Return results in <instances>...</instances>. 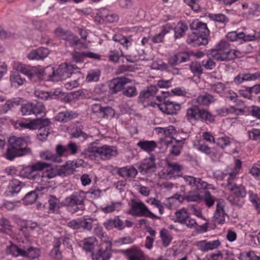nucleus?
Instances as JSON below:
<instances>
[{
    "instance_id": "nucleus-1",
    "label": "nucleus",
    "mask_w": 260,
    "mask_h": 260,
    "mask_svg": "<svg viewBox=\"0 0 260 260\" xmlns=\"http://www.w3.org/2000/svg\"><path fill=\"white\" fill-rule=\"evenodd\" d=\"M117 154V149L116 146L104 145L99 147L95 142L91 143L88 147L81 152L80 156L84 158L94 160L98 155L102 160L110 159L115 157Z\"/></svg>"
},
{
    "instance_id": "nucleus-2",
    "label": "nucleus",
    "mask_w": 260,
    "mask_h": 260,
    "mask_svg": "<svg viewBox=\"0 0 260 260\" xmlns=\"http://www.w3.org/2000/svg\"><path fill=\"white\" fill-rule=\"evenodd\" d=\"M86 199V193L83 191L75 192L61 202L62 206L67 207L72 214L85 210L84 202Z\"/></svg>"
},
{
    "instance_id": "nucleus-3",
    "label": "nucleus",
    "mask_w": 260,
    "mask_h": 260,
    "mask_svg": "<svg viewBox=\"0 0 260 260\" xmlns=\"http://www.w3.org/2000/svg\"><path fill=\"white\" fill-rule=\"evenodd\" d=\"M26 143L23 138L12 137L9 140V146L5 153V157L10 160L25 155L27 152Z\"/></svg>"
},
{
    "instance_id": "nucleus-4",
    "label": "nucleus",
    "mask_w": 260,
    "mask_h": 260,
    "mask_svg": "<svg viewBox=\"0 0 260 260\" xmlns=\"http://www.w3.org/2000/svg\"><path fill=\"white\" fill-rule=\"evenodd\" d=\"M111 242H106L97 246L92 253V260H109L112 255Z\"/></svg>"
},
{
    "instance_id": "nucleus-5",
    "label": "nucleus",
    "mask_w": 260,
    "mask_h": 260,
    "mask_svg": "<svg viewBox=\"0 0 260 260\" xmlns=\"http://www.w3.org/2000/svg\"><path fill=\"white\" fill-rule=\"evenodd\" d=\"M129 214L135 216L146 217L160 219V217L154 214L142 202H135L132 205Z\"/></svg>"
},
{
    "instance_id": "nucleus-6",
    "label": "nucleus",
    "mask_w": 260,
    "mask_h": 260,
    "mask_svg": "<svg viewBox=\"0 0 260 260\" xmlns=\"http://www.w3.org/2000/svg\"><path fill=\"white\" fill-rule=\"evenodd\" d=\"M228 189L231 190L235 196H229L227 200L233 205L241 206L242 204L240 202L239 198H244L246 195V191L245 187L242 185H237L234 184V185H229Z\"/></svg>"
},
{
    "instance_id": "nucleus-7",
    "label": "nucleus",
    "mask_w": 260,
    "mask_h": 260,
    "mask_svg": "<svg viewBox=\"0 0 260 260\" xmlns=\"http://www.w3.org/2000/svg\"><path fill=\"white\" fill-rule=\"evenodd\" d=\"M56 69L50 66H47L44 69H35L34 79L36 81L39 80H46L48 81H55L56 79Z\"/></svg>"
},
{
    "instance_id": "nucleus-8",
    "label": "nucleus",
    "mask_w": 260,
    "mask_h": 260,
    "mask_svg": "<svg viewBox=\"0 0 260 260\" xmlns=\"http://www.w3.org/2000/svg\"><path fill=\"white\" fill-rule=\"evenodd\" d=\"M77 68L76 66L69 65L66 63L61 64L56 69L55 82L66 80L70 78L73 74L74 70Z\"/></svg>"
},
{
    "instance_id": "nucleus-9",
    "label": "nucleus",
    "mask_w": 260,
    "mask_h": 260,
    "mask_svg": "<svg viewBox=\"0 0 260 260\" xmlns=\"http://www.w3.org/2000/svg\"><path fill=\"white\" fill-rule=\"evenodd\" d=\"M45 111L44 106L40 103L34 104L28 103L22 106L20 111L23 115H29L30 114H38L44 113Z\"/></svg>"
},
{
    "instance_id": "nucleus-10",
    "label": "nucleus",
    "mask_w": 260,
    "mask_h": 260,
    "mask_svg": "<svg viewBox=\"0 0 260 260\" xmlns=\"http://www.w3.org/2000/svg\"><path fill=\"white\" fill-rule=\"evenodd\" d=\"M185 139H183L181 140H178L172 138L170 141L164 140L162 141V143L166 145L167 147L171 146L170 150V154L174 156H178L181 153V151L183 148V145Z\"/></svg>"
},
{
    "instance_id": "nucleus-11",
    "label": "nucleus",
    "mask_w": 260,
    "mask_h": 260,
    "mask_svg": "<svg viewBox=\"0 0 260 260\" xmlns=\"http://www.w3.org/2000/svg\"><path fill=\"white\" fill-rule=\"evenodd\" d=\"M157 91V87L155 85H151L145 90L141 91L138 97V102L145 107L150 105L149 99L153 96Z\"/></svg>"
},
{
    "instance_id": "nucleus-12",
    "label": "nucleus",
    "mask_w": 260,
    "mask_h": 260,
    "mask_svg": "<svg viewBox=\"0 0 260 260\" xmlns=\"http://www.w3.org/2000/svg\"><path fill=\"white\" fill-rule=\"evenodd\" d=\"M130 82V79L126 78L113 79L109 83V91L112 94H116L122 90L124 86Z\"/></svg>"
},
{
    "instance_id": "nucleus-13",
    "label": "nucleus",
    "mask_w": 260,
    "mask_h": 260,
    "mask_svg": "<svg viewBox=\"0 0 260 260\" xmlns=\"http://www.w3.org/2000/svg\"><path fill=\"white\" fill-rule=\"evenodd\" d=\"M190 28L191 29L194 30L196 32L200 35L202 38H205L208 40L210 31L206 23H203L198 19H196L190 24Z\"/></svg>"
},
{
    "instance_id": "nucleus-14",
    "label": "nucleus",
    "mask_w": 260,
    "mask_h": 260,
    "mask_svg": "<svg viewBox=\"0 0 260 260\" xmlns=\"http://www.w3.org/2000/svg\"><path fill=\"white\" fill-rule=\"evenodd\" d=\"M155 160V157L153 154L151 155L150 157L144 159L138 168L140 172L146 174L154 172L156 168Z\"/></svg>"
},
{
    "instance_id": "nucleus-15",
    "label": "nucleus",
    "mask_w": 260,
    "mask_h": 260,
    "mask_svg": "<svg viewBox=\"0 0 260 260\" xmlns=\"http://www.w3.org/2000/svg\"><path fill=\"white\" fill-rule=\"evenodd\" d=\"M159 110L168 115H173L180 111V104L169 100L165 101L162 104H157Z\"/></svg>"
},
{
    "instance_id": "nucleus-16",
    "label": "nucleus",
    "mask_w": 260,
    "mask_h": 260,
    "mask_svg": "<svg viewBox=\"0 0 260 260\" xmlns=\"http://www.w3.org/2000/svg\"><path fill=\"white\" fill-rule=\"evenodd\" d=\"M121 251L126 255L128 260H145L146 259L143 252L135 246L126 250H122Z\"/></svg>"
},
{
    "instance_id": "nucleus-17",
    "label": "nucleus",
    "mask_w": 260,
    "mask_h": 260,
    "mask_svg": "<svg viewBox=\"0 0 260 260\" xmlns=\"http://www.w3.org/2000/svg\"><path fill=\"white\" fill-rule=\"evenodd\" d=\"M186 42L188 44L196 47L207 45L208 43V40L205 38H202L200 35L193 31L190 34L188 35Z\"/></svg>"
},
{
    "instance_id": "nucleus-18",
    "label": "nucleus",
    "mask_w": 260,
    "mask_h": 260,
    "mask_svg": "<svg viewBox=\"0 0 260 260\" xmlns=\"http://www.w3.org/2000/svg\"><path fill=\"white\" fill-rule=\"evenodd\" d=\"M228 216L224 210V205L220 202H218L213 215V221L218 224H222L225 223V217Z\"/></svg>"
},
{
    "instance_id": "nucleus-19",
    "label": "nucleus",
    "mask_w": 260,
    "mask_h": 260,
    "mask_svg": "<svg viewBox=\"0 0 260 260\" xmlns=\"http://www.w3.org/2000/svg\"><path fill=\"white\" fill-rule=\"evenodd\" d=\"M198 149L210 156L214 161L219 159L221 156L220 153L218 152L214 148L210 147L204 143H199L198 146Z\"/></svg>"
},
{
    "instance_id": "nucleus-20",
    "label": "nucleus",
    "mask_w": 260,
    "mask_h": 260,
    "mask_svg": "<svg viewBox=\"0 0 260 260\" xmlns=\"http://www.w3.org/2000/svg\"><path fill=\"white\" fill-rule=\"evenodd\" d=\"M20 176L31 179L38 183H40V180H41L40 174H36L31 166L23 168L20 172Z\"/></svg>"
},
{
    "instance_id": "nucleus-21",
    "label": "nucleus",
    "mask_w": 260,
    "mask_h": 260,
    "mask_svg": "<svg viewBox=\"0 0 260 260\" xmlns=\"http://www.w3.org/2000/svg\"><path fill=\"white\" fill-rule=\"evenodd\" d=\"M97 15L103 20L109 23L117 22L119 19L118 15L105 8L99 10Z\"/></svg>"
},
{
    "instance_id": "nucleus-22",
    "label": "nucleus",
    "mask_w": 260,
    "mask_h": 260,
    "mask_svg": "<svg viewBox=\"0 0 260 260\" xmlns=\"http://www.w3.org/2000/svg\"><path fill=\"white\" fill-rule=\"evenodd\" d=\"M76 164L73 161H69L66 165L60 166L58 168V175L67 176L74 173L76 168Z\"/></svg>"
},
{
    "instance_id": "nucleus-23",
    "label": "nucleus",
    "mask_w": 260,
    "mask_h": 260,
    "mask_svg": "<svg viewBox=\"0 0 260 260\" xmlns=\"http://www.w3.org/2000/svg\"><path fill=\"white\" fill-rule=\"evenodd\" d=\"M190 59L189 56L185 52H180L174 54L169 59V64L174 66L183 62H186Z\"/></svg>"
},
{
    "instance_id": "nucleus-24",
    "label": "nucleus",
    "mask_w": 260,
    "mask_h": 260,
    "mask_svg": "<svg viewBox=\"0 0 260 260\" xmlns=\"http://www.w3.org/2000/svg\"><path fill=\"white\" fill-rule=\"evenodd\" d=\"M78 115L75 111H65L58 113L55 116V119L61 122H67L77 118Z\"/></svg>"
},
{
    "instance_id": "nucleus-25",
    "label": "nucleus",
    "mask_w": 260,
    "mask_h": 260,
    "mask_svg": "<svg viewBox=\"0 0 260 260\" xmlns=\"http://www.w3.org/2000/svg\"><path fill=\"white\" fill-rule=\"evenodd\" d=\"M24 184L17 179L11 180L7 187V193L8 195L13 196L20 192Z\"/></svg>"
},
{
    "instance_id": "nucleus-26",
    "label": "nucleus",
    "mask_w": 260,
    "mask_h": 260,
    "mask_svg": "<svg viewBox=\"0 0 260 260\" xmlns=\"http://www.w3.org/2000/svg\"><path fill=\"white\" fill-rule=\"evenodd\" d=\"M220 244L219 240L207 242L205 240L199 241L197 243L198 247L203 251H207L217 248Z\"/></svg>"
},
{
    "instance_id": "nucleus-27",
    "label": "nucleus",
    "mask_w": 260,
    "mask_h": 260,
    "mask_svg": "<svg viewBox=\"0 0 260 260\" xmlns=\"http://www.w3.org/2000/svg\"><path fill=\"white\" fill-rule=\"evenodd\" d=\"M49 53V51L47 48L41 47L37 50H32L28 55L30 59L40 60L46 57Z\"/></svg>"
},
{
    "instance_id": "nucleus-28",
    "label": "nucleus",
    "mask_w": 260,
    "mask_h": 260,
    "mask_svg": "<svg viewBox=\"0 0 260 260\" xmlns=\"http://www.w3.org/2000/svg\"><path fill=\"white\" fill-rule=\"evenodd\" d=\"M49 121L47 119H42V118H36L31 120L29 123H19V125L23 128H28L30 129H35L39 124H43L44 126H47Z\"/></svg>"
},
{
    "instance_id": "nucleus-29",
    "label": "nucleus",
    "mask_w": 260,
    "mask_h": 260,
    "mask_svg": "<svg viewBox=\"0 0 260 260\" xmlns=\"http://www.w3.org/2000/svg\"><path fill=\"white\" fill-rule=\"evenodd\" d=\"M200 108L198 106L193 105L186 110L185 117L187 120L191 123L198 121L199 113Z\"/></svg>"
},
{
    "instance_id": "nucleus-30",
    "label": "nucleus",
    "mask_w": 260,
    "mask_h": 260,
    "mask_svg": "<svg viewBox=\"0 0 260 260\" xmlns=\"http://www.w3.org/2000/svg\"><path fill=\"white\" fill-rule=\"evenodd\" d=\"M42 119H47L49 121L48 124L47 126H44V125L41 124L38 125L36 129H38V139L41 141H44L46 139L47 137L50 134V125L51 121L49 118H42Z\"/></svg>"
},
{
    "instance_id": "nucleus-31",
    "label": "nucleus",
    "mask_w": 260,
    "mask_h": 260,
    "mask_svg": "<svg viewBox=\"0 0 260 260\" xmlns=\"http://www.w3.org/2000/svg\"><path fill=\"white\" fill-rule=\"evenodd\" d=\"M188 25L183 21L178 22L176 26L173 28L174 31V38L175 39H180L183 37L186 31L188 30Z\"/></svg>"
},
{
    "instance_id": "nucleus-32",
    "label": "nucleus",
    "mask_w": 260,
    "mask_h": 260,
    "mask_svg": "<svg viewBox=\"0 0 260 260\" xmlns=\"http://www.w3.org/2000/svg\"><path fill=\"white\" fill-rule=\"evenodd\" d=\"M198 121L208 123H213L215 121V116L213 115L208 110L201 108L199 111Z\"/></svg>"
},
{
    "instance_id": "nucleus-33",
    "label": "nucleus",
    "mask_w": 260,
    "mask_h": 260,
    "mask_svg": "<svg viewBox=\"0 0 260 260\" xmlns=\"http://www.w3.org/2000/svg\"><path fill=\"white\" fill-rule=\"evenodd\" d=\"M137 146L142 150L149 153L153 151L157 147V145L156 142L153 140H142L137 143Z\"/></svg>"
},
{
    "instance_id": "nucleus-34",
    "label": "nucleus",
    "mask_w": 260,
    "mask_h": 260,
    "mask_svg": "<svg viewBox=\"0 0 260 260\" xmlns=\"http://www.w3.org/2000/svg\"><path fill=\"white\" fill-rule=\"evenodd\" d=\"M46 188L42 186L37 187L35 190L27 193L24 197L23 201L27 205L33 204L37 200L38 196V191H41L45 189Z\"/></svg>"
},
{
    "instance_id": "nucleus-35",
    "label": "nucleus",
    "mask_w": 260,
    "mask_h": 260,
    "mask_svg": "<svg viewBox=\"0 0 260 260\" xmlns=\"http://www.w3.org/2000/svg\"><path fill=\"white\" fill-rule=\"evenodd\" d=\"M48 210L50 213H54L62 206L59 200L54 196H50L48 199Z\"/></svg>"
},
{
    "instance_id": "nucleus-36",
    "label": "nucleus",
    "mask_w": 260,
    "mask_h": 260,
    "mask_svg": "<svg viewBox=\"0 0 260 260\" xmlns=\"http://www.w3.org/2000/svg\"><path fill=\"white\" fill-rule=\"evenodd\" d=\"M118 173L122 177L135 178L138 174V171L133 167H126L119 168Z\"/></svg>"
},
{
    "instance_id": "nucleus-37",
    "label": "nucleus",
    "mask_w": 260,
    "mask_h": 260,
    "mask_svg": "<svg viewBox=\"0 0 260 260\" xmlns=\"http://www.w3.org/2000/svg\"><path fill=\"white\" fill-rule=\"evenodd\" d=\"M15 69L16 70V72H18L19 73H21L23 75H26L28 76V77L31 80L34 81H36V79H34L35 76V69H33L31 70H29L26 68V66L18 63L15 66Z\"/></svg>"
},
{
    "instance_id": "nucleus-38",
    "label": "nucleus",
    "mask_w": 260,
    "mask_h": 260,
    "mask_svg": "<svg viewBox=\"0 0 260 260\" xmlns=\"http://www.w3.org/2000/svg\"><path fill=\"white\" fill-rule=\"evenodd\" d=\"M243 36L242 38V41L244 42L253 41L260 39V31H256L254 30H245V32H242Z\"/></svg>"
},
{
    "instance_id": "nucleus-39",
    "label": "nucleus",
    "mask_w": 260,
    "mask_h": 260,
    "mask_svg": "<svg viewBox=\"0 0 260 260\" xmlns=\"http://www.w3.org/2000/svg\"><path fill=\"white\" fill-rule=\"evenodd\" d=\"M210 55L212 58L218 61H228V54H226L225 52L224 53L216 48L211 50Z\"/></svg>"
},
{
    "instance_id": "nucleus-40",
    "label": "nucleus",
    "mask_w": 260,
    "mask_h": 260,
    "mask_svg": "<svg viewBox=\"0 0 260 260\" xmlns=\"http://www.w3.org/2000/svg\"><path fill=\"white\" fill-rule=\"evenodd\" d=\"M208 17L211 20L219 23L223 27L229 22V18L225 15L221 13L209 14Z\"/></svg>"
},
{
    "instance_id": "nucleus-41",
    "label": "nucleus",
    "mask_w": 260,
    "mask_h": 260,
    "mask_svg": "<svg viewBox=\"0 0 260 260\" xmlns=\"http://www.w3.org/2000/svg\"><path fill=\"white\" fill-rule=\"evenodd\" d=\"M40 155L43 159L46 160L54 162H60L61 161V159L59 156H57L55 153L49 150L41 152Z\"/></svg>"
},
{
    "instance_id": "nucleus-42",
    "label": "nucleus",
    "mask_w": 260,
    "mask_h": 260,
    "mask_svg": "<svg viewBox=\"0 0 260 260\" xmlns=\"http://www.w3.org/2000/svg\"><path fill=\"white\" fill-rule=\"evenodd\" d=\"M6 253L8 254H11L13 256L17 257L24 255L23 249L19 248L17 245L12 244L7 246Z\"/></svg>"
},
{
    "instance_id": "nucleus-43",
    "label": "nucleus",
    "mask_w": 260,
    "mask_h": 260,
    "mask_svg": "<svg viewBox=\"0 0 260 260\" xmlns=\"http://www.w3.org/2000/svg\"><path fill=\"white\" fill-rule=\"evenodd\" d=\"M23 251L24 253V255H22V256L27 257L30 260L38 258L40 254V251L39 249L32 247L23 249Z\"/></svg>"
},
{
    "instance_id": "nucleus-44",
    "label": "nucleus",
    "mask_w": 260,
    "mask_h": 260,
    "mask_svg": "<svg viewBox=\"0 0 260 260\" xmlns=\"http://www.w3.org/2000/svg\"><path fill=\"white\" fill-rule=\"evenodd\" d=\"M96 239L94 237L85 239L83 243V249L86 252H93L95 248Z\"/></svg>"
},
{
    "instance_id": "nucleus-45",
    "label": "nucleus",
    "mask_w": 260,
    "mask_h": 260,
    "mask_svg": "<svg viewBox=\"0 0 260 260\" xmlns=\"http://www.w3.org/2000/svg\"><path fill=\"white\" fill-rule=\"evenodd\" d=\"M215 99L214 97L208 93H206L204 95H200L197 99V103L201 105L207 106L211 103L214 102Z\"/></svg>"
},
{
    "instance_id": "nucleus-46",
    "label": "nucleus",
    "mask_w": 260,
    "mask_h": 260,
    "mask_svg": "<svg viewBox=\"0 0 260 260\" xmlns=\"http://www.w3.org/2000/svg\"><path fill=\"white\" fill-rule=\"evenodd\" d=\"M160 237L162 241V245L165 247H168L172 240V236L170 235L169 231L166 229H163L160 231Z\"/></svg>"
},
{
    "instance_id": "nucleus-47",
    "label": "nucleus",
    "mask_w": 260,
    "mask_h": 260,
    "mask_svg": "<svg viewBox=\"0 0 260 260\" xmlns=\"http://www.w3.org/2000/svg\"><path fill=\"white\" fill-rule=\"evenodd\" d=\"M34 93L36 97L44 100H53L57 98V95L54 93H51L40 90H36Z\"/></svg>"
},
{
    "instance_id": "nucleus-48",
    "label": "nucleus",
    "mask_w": 260,
    "mask_h": 260,
    "mask_svg": "<svg viewBox=\"0 0 260 260\" xmlns=\"http://www.w3.org/2000/svg\"><path fill=\"white\" fill-rule=\"evenodd\" d=\"M51 165L49 163L38 161L35 164L31 165L33 171L35 172L36 174H41L43 172H42L45 169L49 168Z\"/></svg>"
},
{
    "instance_id": "nucleus-49",
    "label": "nucleus",
    "mask_w": 260,
    "mask_h": 260,
    "mask_svg": "<svg viewBox=\"0 0 260 260\" xmlns=\"http://www.w3.org/2000/svg\"><path fill=\"white\" fill-rule=\"evenodd\" d=\"M167 172L169 175H173L175 173H178L182 170V167L176 162H167Z\"/></svg>"
},
{
    "instance_id": "nucleus-50",
    "label": "nucleus",
    "mask_w": 260,
    "mask_h": 260,
    "mask_svg": "<svg viewBox=\"0 0 260 260\" xmlns=\"http://www.w3.org/2000/svg\"><path fill=\"white\" fill-rule=\"evenodd\" d=\"M175 214L176 218L175 221L181 224L184 222L186 218L188 217V213L184 208L176 211Z\"/></svg>"
},
{
    "instance_id": "nucleus-51",
    "label": "nucleus",
    "mask_w": 260,
    "mask_h": 260,
    "mask_svg": "<svg viewBox=\"0 0 260 260\" xmlns=\"http://www.w3.org/2000/svg\"><path fill=\"white\" fill-rule=\"evenodd\" d=\"M216 48L226 54H229L232 49H231V44L225 40H221L216 45Z\"/></svg>"
},
{
    "instance_id": "nucleus-52",
    "label": "nucleus",
    "mask_w": 260,
    "mask_h": 260,
    "mask_svg": "<svg viewBox=\"0 0 260 260\" xmlns=\"http://www.w3.org/2000/svg\"><path fill=\"white\" fill-rule=\"evenodd\" d=\"M10 81L13 84L16 83L18 85H22L25 79L18 72H14L10 76Z\"/></svg>"
},
{
    "instance_id": "nucleus-53",
    "label": "nucleus",
    "mask_w": 260,
    "mask_h": 260,
    "mask_svg": "<svg viewBox=\"0 0 260 260\" xmlns=\"http://www.w3.org/2000/svg\"><path fill=\"white\" fill-rule=\"evenodd\" d=\"M249 200L253 204L255 210L260 213V199L258 196L251 191H249Z\"/></svg>"
},
{
    "instance_id": "nucleus-54",
    "label": "nucleus",
    "mask_w": 260,
    "mask_h": 260,
    "mask_svg": "<svg viewBox=\"0 0 260 260\" xmlns=\"http://www.w3.org/2000/svg\"><path fill=\"white\" fill-rule=\"evenodd\" d=\"M185 198L188 202H200L203 200L202 197L199 193L198 189L194 192L192 191L189 192L188 194L185 196Z\"/></svg>"
},
{
    "instance_id": "nucleus-55",
    "label": "nucleus",
    "mask_w": 260,
    "mask_h": 260,
    "mask_svg": "<svg viewBox=\"0 0 260 260\" xmlns=\"http://www.w3.org/2000/svg\"><path fill=\"white\" fill-rule=\"evenodd\" d=\"M101 73L99 70H91L88 72L86 80L88 82H96L99 80Z\"/></svg>"
},
{
    "instance_id": "nucleus-56",
    "label": "nucleus",
    "mask_w": 260,
    "mask_h": 260,
    "mask_svg": "<svg viewBox=\"0 0 260 260\" xmlns=\"http://www.w3.org/2000/svg\"><path fill=\"white\" fill-rule=\"evenodd\" d=\"M122 94L128 98L135 96L137 94V88L134 86L124 87L122 89Z\"/></svg>"
},
{
    "instance_id": "nucleus-57",
    "label": "nucleus",
    "mask_w": 260,
    "mask_h": 260,
    "mask_svg": "<svg viewBox=\"0 0 260 260\" xmlns=\"http://www.w3.org/2000/svg\"><path fill=\"white\" fill-rule=\"evenodd\" d=\"M202 66V64L201 65L200 62L193 61L190 64L189 68L193 74L200 75L203 72Z\"/></svg>"
},
{
    "instance_id": "nucleus-58",
    "label": "nucleus",
    "mask_w": 260,
    "mask_h": 260,
    "mask_svg": "<svg viewBox=\"0 0 260 260\" xmlns=\"http://www.w3.org/2000/svg\"><path fill=\"white\" fill-rule=\"evenodd\" d=\"M20 104V99L19 98L8 100L5 104L6 113H7L9 110H12V108L18 106Z\"/></svg>"
},
{
    "instance_id": "nucleus-59",
    "label": "nucleus",
    "mask_w": 260,
    "mask_h": 260,
    "mask_svg": "<svg viewBox=\"0 0 260 260\" xmlns=\"http://www.w3.org/2000/svg\"><path fill=\"white\" fill-rule=\"evenodd\" d=\"M55 34L56 36L60 37L63 40L67 41L73 34L71 31L65 30L61 28H57L55 30Z\"/></svg>"
},
{
    "instance_id": "nucleus-60",
    "label": "nucleus",
    "mask_w": 260,
    "mask_h": 260,
    "mask_svg": "<svg viewBox=\"0 0 260 260\" xmlns=\"http://www.w3.org/2000/svg\"><path fill=\"white\" fill-rule=\"evenodd\" d=\"M115 115L114 110L110 107L107 106L103 107L101 117L104 118H111Z\"/></svg>"
},
{
    "instance_id": "nucleus-61",
    "label": "nucleus",
    "mask_w": 260,
    "mask_h": 260,
    "mask_svg": "<svg viewBox=\"0 0 260 260\" xmlns=\"http://www.w3.org/2000/svg\"><path fill=\"white\" fill-rule=\"evenodd\" d=\"M56 175H58V169L56 171L53 169L47 170L46 172H44L40 174L41 176L40 183L44 181L43 179L44 178L47 177L51 179L55 177Z\"/></svg>"
},
{
    "instance_id": "nucleus-62",
    "label": "nucleus",
    "mask_w": 260,
    "mask_h": 260,
    "mask_svg": "<svg viewBox=\"0 0 260 260\" xmlns=\"http://www.w3.org/2000/svg\"><path fill=\"white\" fill-rule=\"evenodd\" d=\"M240 257L241 260H260V256L256 255L253 251L241 254Z\"/></svg>"
},
{
    "instance_id": "nucleus-63",
    "label": "nucleus",
    "mask_w": 260,
    "mask_h": 260,
    "mask_svg": "<svg viewBox=\"0 0 260 260\" xmlns=\"http://www.w3.org/2000/svg\"><path fill=\"white\" fill-rule=\"evenodd\" d=\"M226 38L231 42L241 40L243 36L242 32H238L237 31L229 32L226 35Z\"/></svg>"
},
{
    "instance_id": "nucleus-64",
    "label": "nucleus",
    "mask_w": 260,
    "mask_h": 260,
    "mask_svg": "<svg viewBox=\"0 0 260 260\" xmlns=\"http://www.w3.org/2000/svg\"><path fill=\"white\" fill-rule=\"evenodd\" d=\"M249 139L258 141L260 140V129L252 128L248 132Z\"/></svg>"
}]
</instances>
